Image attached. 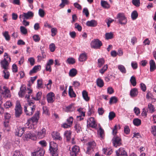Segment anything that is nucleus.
Here are the masks:
<instances>
[{"instance_id":"obj_57","label":"nucleus","mask_w":156,"mask_h":156,"mask_svg":"<svg viewBox=\"0 0 156 156\" xmlns=\"http://www.w3.org/2000/svg\"><path fill=\"white\" fill-rule=\"evenodd\" d=\"M107 76L110 79H112V80H114L115 78V75H113V74L112 73H109L108 74Z\"/></svg>"},{"instance_id":"obj_54","label":"nucleus","mask_w":156,"mask_h":156,"mask_svg":"<svg viewBox=\"0 0 156 156\" xmlns=\"http://www.w3.org/2000/svg\"><path fill=\"white\" fill-rule=\"evenodd\" d=\"M42 80L39 79L37 80V85L38 88L42 87Z\"/></svg>"},{"instance_id":"obj_25","label":"nucleus","mask_w":156,"mask_h":156,"mask_svg":"<svg viewBox=\"0 0 156 156\" xmlns=\"http://www.w3.org/2000/svg\"><path fill=\"white\" fill-rule=\"evenodd\" d=\"M69 95L71 98H74L76 96V94L73 91V89L72 88V87L71 86L69 87Z\"/></svg>"},{"instance_id":"obj_29","label":"nucleus","mask_w":156,"mask_h":156,"mask_svg":"<svg viewBox=\"0 0 156 156\" xmlns=\"http://www.w3.org/2000/svg\"><path fill=\"white\" fill-rule=\"evenodd\" d=\"M133 123L135 126H138L141 123V120L138 118L134 119L133 120Z\"/></svg>"},{"instance_id":"obj_60","label":"nucleus","mask_w":156,"mask_h":156,"mask_svg":"<svg viewBox=\"0 0 156 156\" xmlns=\"http://www.w3.org/2000/svg\"><path fill=\"white\" fill-rule=\"evenodd\" d=\"M74 103H72L71 104L69 105V112H72L75 110Z\"/></svg>"},{"instance_id":"obj_42","label":"nucleus","mask_w":156,"mask_h":156,"mask_svg":"<svg viewBox=\"0 0 156 156\" xmlns=\"http://www.w3.org/2000/svg\"><path fill=\"white\" fill-rule=\"evenodd\" d=\"M20 30L21 33L23 34H26L27 32V30L24 27L21 26Z\"/></svg>"},{"instance_id":"obj_9","label":"nucleus","mask_w":156,"mask_h":156,"mask_svg":"<svg viewBox=\"0 0 156 156\" xmlns=\"http://www.w3.org/2000/svg\"><path fill=\"white\" fill-rule=\"evenodd\" d=\"M45 151L41 148H38L34 152H32V156H43Z\"/></svg>"},{"instance_id":"obj_7","label":"nucleus","mask_w":156,"mask_h":156,"mask_svg":"<svg viewBox=\"0 0 156 156\" xmlns=\"http://www.w3.org/2000/svg\"><path fill=\"white\" fill-rule=\"evenodd\" d=\"M116 18L119 20V22L122 25L126 24L127 20L123 13H119L117 15Z\"/></svg>"},{"instance_id":"obj_24","label":"nucleus","mask_w":156,"mask_h":156,"mask_svg":"<svg viewBox=\"0 0 156 156\" xmlns=\"http://www.w3.org/2000/svg\"><path fill=\"white\" fill-rule=\"evenodd\" d=\"M50 154L52 156H58V149H49Z\"/></svg>"},{"instance_id":"obj_32","label":"nucleus","mask_w":156,"mask_h":156,"mask_svg":"<svg viewBox=\"0 0 156 156\" xmlns=\"http://www.w3.org/2000/svg\"><path fill=\"white\" fill-rule=\"evenodd\" d=\"M138 16V14L136 10L133 11L131 14V17L133 20H135L137 18Z\"/></svg>"},{"instance_id":"obj_31","label":"nucleus","mask_w":156,"mask_h":156,"mask_svg":"<svg viewBox=\"0 0 156 156\" xmlns=\"http://www.w3.org/2000/svg\"><path fill=\"white\" fill-rule=\"evenodd\" d=\"M74 128L77 133H80L82 131L81 127L80 124L78 123L75 124Z\"/></svg>"},{"instance_id":"obj_22","label":"nucleus","mask_w":156,"mask_h":156,"mask_svg":"<svg viewBox=\"0 0 156 156\" xmlns=\"http://www.w3.org/2000/svg\"><path fill=\"white\" fill-rule=\"evenodd\" d=\"M45 133L46 130L44 128H43L41 131L38 132V137L40 138H42L45 136Z\"/></svg>"},{"instance_id":"obj_16","label":"nucleus","mask_w":156,"mask_h":156,"mask_svg":"<svg viewBox=\"0 0 156 156\" xmlns=\"http://www.w3.org/2000/svg\"><path fill=\"white\" fill-rule=\"evenodd\" d=\"M97 21L94 20L88 21L86 23V25L90 27H95L97 26Z\"/></svg>"},{"instance_id":"obj_13","label":"nucleus","mask_w":156,"mask_h":156,"mask_svg":"<svg viewBox=\"0 0 156 156\" xmlns=\"http://www.w3.org/2000/svg\"><path fill=\"white\" fill-rule=\"evenodd\" d=\"M87 59V53L84 52L81 54L79 56L78 59L80 62H83L85 61Z\"/></svg>"},{"instance_id":"obj_62","label":"nucleus","mask_w":156,"mask_h":156,"mask_svg":"<svg viewBox=\"0 0 156 156\" xmlns=\"http://www.w3.org/2000/svg\"><path fill=\"white\" fill-rule=\"evenodd\" d=\"M140 85V88L142 90L145 92L146 90V87L145 85L143 83H141Z\"/></svg>"},{"instance_id":"obj_47","label":"nucleus","mask_w":156,"mask_h":156,"mask_svg":"<svg viewBox=\"0 0 156 156\" xmlns=\"http://www.w3.org/2000/svg\"><path fill=\"white\" fill-rule=\"evenodd\" d=\"M124 132L126 134H128L130 132V129L128 126H125L124 127Z\"/></svg>"},{"instance_id":"obj_59","label":"nucleus","mask_w":156,"mask_h":156,"mask_svg":"<svg viewBox=\"0 0 156 156\" xmlns=\"http://www.w3.org/2000/svg\"><path fill=\"white\" fill-rule=\"evenodd\" d=\"M87 144L88 146H91L93 148H94L96 145V143L94 141L89 142Z\"/></svg>"},{"instance_id":"obj_51","label":"nucleus","mask_w":156,"mask_h":156,"mask_svg":"<svg viewBox=\"0 0 156 156\" xmlns=\"http://www.w3.org/2000/svg\"><path fill=\"white\" fill-rule=\"evenodd\" d=\"M108 66L106 65H105L101 69L99 70V72L103 74L107 70Z\"/></svg>"},{"instance_id":"obj_55","label":"nucleus","mask_w":156,"mask_h":156,"mask_svg":"<svg viewBox=\"0 0 156 156\" xmlns=\"http://www.w3.org/2000/svg\"><path fill=\"white\" fill-rule=\"evenodd\" d=\"M12 105V103L10 101H7L4 104V106L6 108L11 107Z\"/></svg>"},{"instance_id":"obj_43","label":"nucleus","mask_w":156,"mask_h":156,"mask_svg":"<svg viewBox=\"0 0 156 156\" xmlns=\"http://www.w3.org/2000/svg\"><path fill=\"white\" fill-rule=\"evenodd\" d=\"M132 2L133 5L137 7H139L140 5V0H132Z\"/></svg>"},{"instance_id":"obj_39","label":"nucleus","mask_w":156,"mask_h":156,"mask_svg":"<svg viewBox=\"0 0 156 156\" xmlns=\"http://www.w3.org/2000/svg\"><path fill=\"white\" fill-rule=\"evenodd\" d=\"M42 95V93L41 92H38L37 93L36 95V97H33L32 98L35 100L38 101L41 98V96Z\"/></svg>"},{"instance_id":"obj_20","label":"nucleus","mask_w":156,"mask_h":156,"mask_svg":"<svg viewBox=\"0 0 156 156\" xmlns=\"http://www.w3.org/2000/svg\"><path fill=\"white\" fill-rule=\"evenodd\" d=\"M138 94V92L137 89L136 88L132 89L130 92V95L132 97L136 96Z\"/></svg>"},{"instance_id":"obj_21","label":"nucleus","mask_w":156,"mask_h":156,"mask_svg":"<svg viewBox=\"0 0 156 156\" xmlns=\"http://www.w3.org/2000/svg\"><path fill=\"white\" fill-rule=\"evenodd\" d=\"M77 74V70L75 68H72L69 72V76L71 77L75 76Z\"/></svg>"},{"instance_id":"obj_4","label":"nucleus","mask_w":156,"mask_h":156,"mask_svg":"<svg viewBox=\"0 0 156 156\" xmlns=\"http://www.w3.org/2000/svg\"><path fill=\"white\" fill-rule=\"evenodd\" d=\"M36 106L35 105H33L32 107H27L24 106V112L27 115H31L33 114L35 110Z\"/></svg>"},{"instance_id":"obj_10","label":"nucleus","mask_w":156,"mask_h":156,"mask_svg":"<svg viewBox=\"0 0 156 156\" xmlns=\"http://www.w3.org/2000/svg\"><path fill=\"white\" fill-rule=\"evenodd\" d=\"M116 156H128L127 153L124 148L120 147L116 151Z\"/></svg>"},{"instance_id":"obj_5","label":"nucleus","mask_w":156,"mask_h":156,"mask_svg":"<svg viewBox=\"0 0 156 156\" xmlns=\"http://www.w3.org/2000/svg\"><path fill=\"white\" fill-rule=\"evenodd\" d=\"M39 111H37L33 116L28 120V122L26 124L28 125L31 122L32 123L35 122H37L39 118Z\"/></svg>"},{"instance_id":"obj_35","label":"nucleus","mask_w":156,"mask_h":156,"mask_svg":"<svg viewBox=\"0 0 156 156\" xmlns=\"http://www.w3.org/2000/svg\"><path fill=\"white\" fill-rule=\"evenodd\" d=\"M101 5L102 6L105 8H108L109 7V4L107 2L102 0L101 1Z\"/></svg>"},{"instance_id":"obj_17","label":"nucleus","mask_w":156,"mask_h":156,"mask_svg":"<svg viewBox=\"0 0 156 156\" xmlns=\"http://www.w3.org/2000/svg\"><path fill=\"white\" fill-rule=\"evenodd\" d=\"M25 128L19 127L16 130V134L17 136L21 137L24 132Z\"/></svg>"},{"instance_id":"obj_30","label":"nucleus","mask_w":156,"mask_h":156,"mask_svg":"<svg viewBox=\"0 0 156 156\" xmlns=\"http://www.w3.org/2000/svg\"><path fill=\"white\" fill-rule=\"evenodd\" d=\"M97 85L100 87H102L104 85V83L103 80L100 78H98L97 80Z\"/></svg>"},{"instance_id":"obj_52","label":"nucleus","mask_w":156,"mask_h":156,"mask_svg":"<svg viewBox=\"0 0 156 156\" xmlns=\"http://www.w3.org/2000/svg\"><path fill=\"white\" fill-rule=\"evenodd\" d=\"M49 48L50 51L51 52H54L55 48V44L54 43H51L49 45Z\"/></svg>"},{"instance_id":"obj_8","label":"nucleus","mask_w":156,"mask_h":156,"mask_svg":"<svg viewBox=\"0 0 156 156\" xmlns=\"http://www.w3.org/2000/svg\"><path fill=\"white\" fill-rule=\"evenodd\" d=\"M87 127H91L92 128H95L97 127V124L94 120V117H91L87 121Z\"/></svg>"},{"instance_id":"obj_23","label":"nucleus","mask_w":156,"mask_h":156,"mask_svg":"<svg viewBox=\"0 0 156 156\" xmlns=\"http://www.w3.org/2000/svg\"><path fill=\"white\" fill-rule=\"evenodd\" d=\"M26 90V88L25 87H23L22 86L20 88V92H19V95L20 97H23L24 95L25 94V90Z\"/></svg>"},{"instance_id":"obj_56","label":"nucleus","mask_w":156,"mask_h":156,"mask_svg":"<svg viewBox=\"0 0 156 156\" xmlns=\"http://www.w3.org/2000/svg\"><path fill=\"white\" fill-rule=\"evenodd\" d=\"M148 108L150 111H151V112H153L154 111V106L152 104H149L148 105Z\"/></svg>"},{"instance_id":"obj_26","label":"nucleus","mask_w":156,"mask_h":156,"mask_svg":"<svg viewBox=\"0 0 156 156\" xmlns=\"http://www.w3.org/2000/svg\"><path fill=\"white\" fill-rule=\"evenodd\" d=\"M82 94L84 100L86 101L89 100L90 98L88 96V93L86 90H83L82 91Z\"/></svg>"},{"instance_id":"obj_38","label":"nucleus","mask_w":156,"mask_h":156,"mask_svg":"<svg viewBox=\"0 0 156 156\" xmlns=\"http://www.w3.org/2000/svg\"><path fill=\"white\" fill-rule=\"evenodd\" d=\"M118 101L117 98L115 96H112L110 98L109 103L111 105L112 103H116Z\"/></svg>"},{"instance_id":"obj_63","label":"nucleus","mask_w":156,"mask_h":156,"mask_svg":"<svg viewBox=\"0 0 156 156\" xmlns=\"http://www.w3.org/2000/svg\"><path fill=\"white\" fill-rule=\"evenodd\" d=\"M107 92L109 94H112L114 92V90L111 87H108L107 88Z\"/></svg>"},{"instance_id":"obj_28","label":"nucleus","mask_w":156,"mask_h":156,"mask_svg":"<svg viewBox=\"0 0 156 156\" xmlns=\"http://www.w3.org/2000/svg\"><path fill=\"white\" fill-rule=\"evenodd\" d=\"M49 149H58L57 144L54 142H50Z\"/></svg>"},{"instance_id":"obj_40","label":"nucleus","mask_w":156,"mask_h":156,"mask_svg":"<svg viewBox=\"0 0 156 156\" xmlns=\"http://www.w3.org/2000/svg\"><path fill=\"white\" fill-rule=\"evenodd\" d=\"M115 117V114L113 112H110L109 113L108 118L109 120H112Z\"/></svg>"},{"instance_id":"obj_2","label":"nucleus","mask_w":156,"mask_h":156,"mask_svg":"<svg viewBox=\"0 0 156 156\" xmlns=\"http://www.w3.org/2000/svg\"><path fill=\"white\" fill-rule=\"evenodd\" d=\"M0 94L4 95L5 98L11 97L10 90L5 86H0Z\"/></svg>"},{"instance_id":"obj_19","label":"nucleus","mask_w":156,"mask_h":156,"mask_svg":"<svg viewBox=\"0 0 156 156\" xmlns=\"http://www.w3.org/2000/svg\"><path fill=\"white\" fill-rule=\"evenodd\" d=\"M150 71L151 72H153L154 70L156 68L155 63L153 60H151L150 61Z\"/></svg>"},{"instance_id":"obj_27","label":"nucleus","mask_w":156,"mask_h":156,"mask_svg":"<svg viewBox=\"0 0 156 156\" xmlns=\"http://www.w3.org/2000/svg\"><path fill=\"white\" fill-rule=\"evenodd\" d=\"M49 149H58L57 144L54 142H50Z\"/></svg>"},{"instance_id":"obj_11","label":"nucleus","mask_w":156,"mask_h":156,"mask_svg":"<svg viewBox=\"0 0 156 156\" xmlns=\"http://www.w3.org/2000/svg\"><path fill=\"white\" fill-rule=\"evenodd\" d=\"M79 147L75 145L72 148V151L70 152V156H76V154L79 151Z\"/></svg>"},{"instance_id":"obj_49","label":"nucleus","mask_w":156,"mask_h":156,"mask_svg":"<svg viewBox=\"0 0 156 156\" xmlns=\"http://www.w3.org/2000/svg\"><path fill=\"white\" fill-rule=\"evenodd\" d=\"M67 0H62V3L60 4L59 6L61 8L63 7L66 5L68 4Z\"/></svg>"},{"instance_id":"obj_44","label":"nucleus","mask_w":156,"mask_h":156,"mask_svg":"<svg viewBox=\"0 0 156 156\" xmlns=\"http://www.w3.org/2000/svg\"><path fill=\"white\" fill-rule=\"evenodd\" d=\"M3 35L5 37L6 40L9 41L10 40V37L9 34V32L7 31H5L3 33Z\"/></svg>"},{"instance_id":"obj_41","label":"nucleus","mask_w":156,"mask_h":156,"mask_svg":"<svg viewBox=\"0 0 156 156\" xmlns=\"http://www.w3.org/2000/svg\"><path fill=\"white\" fill-rule=\"evenodd\" d=\"M98 66L101 67L104 63L105 61L103 58H100L98 59Z\"/></svg>"},{"instance_id":"obj_33","label":"nucleus","mask_w":156,"mask_h":156,"mask_svg":"<svg viewBox=\"0 0 156 156\" xmlns=\"http://www.w3.org/2000/svg\"><path fill=\"white\" fill-rule=\"evenodd\" d=\"M51 135L52 137L55 139L60 140L61 138L59 133L58 132H53L52 133Z\"/></svg>"},{"instance_id":"obj_53","label":"nucleus","mask_w":156,"mask_h":156,"mask_svg":"<svg viewBox=\"0 0 156 156\" xmlns=\"http://www.w3.org/2000/svg\"><path fill=\"white\" fill-rule=\"evenodd\" d=\"M75 28L77 29L79 31H81L82 30V27L81 26L79 25L78 23H76L75 24Z\"/></svg>"},{"instance_id":"obj_12","label":"nucleus","mask_w":156,"mask_h":156,"mask_svg":"<svg viewBox=\"0 0 156 156\" xmlns=\"http://www.w3.org/2000/svg\"><path fill=\"white\" fill-rule=\"evenodd\" d=\"M24 137L26 139H30L33 140H35L37 138L36 135L34 133H32L30 132H27L26 133Z\"/></svg>"},{"instance_id":"obj_64","label":"nucleus","mask_w":156,"mask_h":156,"mask_svg":"<svg viewBox=\"0 0 156 156\" xmlns=\"http://www.w3.org/2000/svg\"><path fill=\"white\" fill-rule=\"evenodd\" d=\"M151 132L154 136H156V126L152 127Z\"/></svg>"},{"instance_id":"obj_14","label":"nucleus","mask_w":156,"mask_h":156,"mask_svg":"<svg viewBox=\"0 0 156 156\" xmlns=\"http://www.w3.org/2000/svg\"><path fill=\"white\" fill-rule=\"evenodd\" d=\"M1 64L2 67L5 69L6 70L8 69L9 63L5 58H4V60L1 61Z\"/></svg>"},{"instance_id":"obj_36","label":"nucleus","mask_w":156,"mask_h":156,"mask_svg":"<svg viewBox=\"0 0 156 156\" xmlns=\"http://www.w3.org/2000/svg\"><path fill=\"white\" fill-rule=\"evenodd\" d=\"M118 69L123 73H125L126 70L125 67L122 65H119L118 66Z\"/></svg>"},{"instance_id":"obj_6","label":"nucleus","mask_w":156,"mask_h":156,"mask_svg":"<svg viewBox=\"0 0 156 156\" xmlns=\"http://www.w3.org/2000/svg\"><path fill=\"white\" fill-rule=\"evenodd\" d=\"M114 137L112 139V141L114 146L117 147L122 144V140L121 138L116 135H113Z\"/></svg>"},{"instance_id":"obj_34","label":"nucleus","mask_w":156,"mask_h":156,"mask_svg":"<svg viewBox=\"0 0 156 156\" xmlns=\"http://www.w3.org/2000/svg\"><path fill=\"white\" fill-rule=\"evenodd\" d=\"M105 39L107 40L112 39L113 38V33H107L105 34Z\"/></svg>"},{"instance_id":"obj_45","label":"nucleus","mask_w":156,"mask_h":156,"mask_svg":"<svg viewBox=\"0 0 156 156\" xmlns=\"http://www.w3.org/2000/svg\"><path fill=\"white\" fill-rule=\"evenodd\" d=\"M3 72L4 73V77L5 79H8L9 76V73L7 70H3Z\"/></svg>"},{"instance_id":"obj_61","label":"nucleus","mask_w":156,"mask_h":156,"mask_svg":"<svg viewBox=\"0 0 156 156\" xmlns=\"http://www.w3.org/2000/svg\"><path fill=\"white\" fill-rule=\"evenodd\" d=\"M134 111L137 115H138L140 113V109L136 107H135L134 109Z\"/></svg>"},{"instance_id":"obj_48","label":"nucleus","mask_w":156,"mask_h":156,"mask_svg":"<svg viewBox=\"0 0 156 156\" xmlns=\"http://www.w3.org/2000/svg\"><path fill=\"white\" fill-rule=\"evenodd\" d=\"M12 156H23V155L21 152L17 150L14 152Z\"/></svg>"},{"instance_id":"obj_37","label":"nucleus","mask_w":156,"mask_h":156,"mask_svg":"<svg viewBox=\"0 0 156 156\" xmlns=\"http://www.w3.org/2000/svg\"><path fill=\"white\" fill-rule=\"evenodd\" d=\"M130 81L131 84L134 87L136 86V79L135 77L133 76H132L131 77Z\"/></svg>"},{"instance_id":"obj_18","label":"nucleus","mask_w":156,"mask_h":156,"mask_svg":"<svg viewBox=\"0 0 156 156\" xmlns=\"http://www.w3.org/2000/svg\"><path fill=\"white\" fill-rule=\"evenodd\" d=\"M24 18L28 20L32 18L34 16V13L31 11H28L27 13L23 12Z\"/></svg>"},{"instance_id":"obj_3","label":"nucleus","mask_w":156,"mask_h":156,"mask_svg":"<svg viewBox=\"0 0 156 156\" xmlns=\"http://www.w3.org/2000/svg\"><path fill=\"white\" fill-rule=\"evenodd\" d=\"M102 45L101 41L98 39H94L90 43L91 47L94 49L99 48Z\"/></svg>"},{"instance_id":"obj_50","label":"nucleus","mask_w":156,"mask_h":156,"mask_svg":"<svg viewBox=\"0 0 156 156\" xmlns=\"http://www.w3.org/2000/svg\"><path fill=\"white\" fill-rule=\"evenodd\" d=\"M38 13L39 15L41 17H44L45 14L44 11L43 9H41L39 10Z\"/></svg>"},{"instance_id":"obj_1","label":"nucleus","mask_w":156,"mask_h":156,"mask_svg":"<svg viewBox=\"0 0 156 156\" xmlns=\"http://www.w3.org/2000/svg\"><path fill=\"white\" fill-rule=\"evenodd\" d=\"M23 108L21 107L20 102L19 101L16 102L15 109V116L16 118H19L22 113Z\"/></svg>"},{"instance_id":"obj_46","label":"nucleus","mask_w":156,"mask_h":156,"mask_svg":"<svg viewBox=\"0 0 156 156\" xmlns=\"http://www.w3.org/2000/svg\"><path fill=\"white\" fill-rule=\"evenodd\" d=\"M33 38L35 42H38L40 40V38L38 35L35 34L33 36Z\"/></svg>"},{"instance_id":"obj_15","label":"nucleus","mask_w":156,"mask_h":156,"mask_svg":"<svg viewBox=\"0 0 156 156\" xmlns=\"http://www.w3.org/2000/svg\"><path fill=\"white\" fill-rule=\"evenodd\" d=\"M54 94L52 92H50L48 94L47 99L49 103H51L54 101Z\"/></svg>"},{"instance_id":"obj_58","label":"nucleus","mask_w":156,"mask_h":156,"mask_svg":"<svg viewBox=\"0 0 156 156\" xmlns=\"http://www.w3.org/2000/svg\"><path fill=\"white\" fill-rule=\"evenodd\" d=\"M83 12L85 15L86 17H88L89 15V12L88 9L86 8H84L83 11Z\"/></svg>"}]
</instances>
